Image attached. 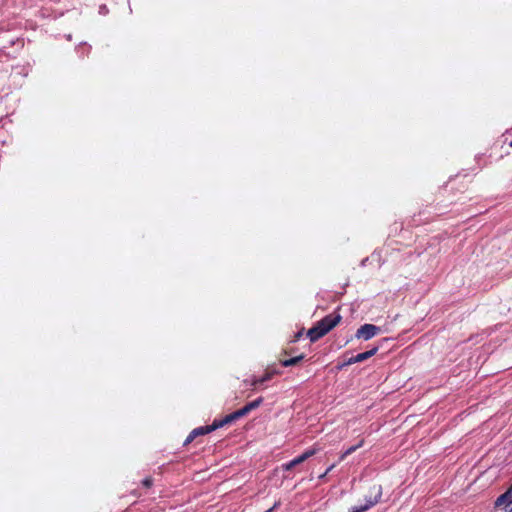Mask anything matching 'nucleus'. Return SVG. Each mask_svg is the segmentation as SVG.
I'll list each match as a JSON object with an SVG mask.
<instances>
[{"label":"nucleus","instance_id":"f257e3e1","mask_svg":"<svg viewBox=\"0 0 512 512\" xmlns=\"http://www.w3.org/2000/svg\"><path fill=\"white\" fill-rule=\"evenodd\" d=\"M340 321L341 316L339 314L327 315L308 330L307 336L311 342H315L332 330Z\"/></svg>","mask_w":512,"mask_h":512},{"label":"nucleus","instance_id":"f03ea898","mask_svg":"<svg viewBox=\"0 0 512 512\" xmlns=\"http://www.w3.org/2000/svg\"><path fill=\"white\" fill-rule=\"evenodd\" d=\"M381 332V328L373 324L360 326L355 334L357 339L369 340Z\"/></svg>","mask_w":512,"mask_h":512},{"label":"nucleus","instance_id":"7ed1b4c3","mask_svg":"<svg viewBox=\"0 0 512 512\" xmlns=\"http://www.w3.org/2000/svg\"><path fill=\"white\" fill-rule=\"evenodd\" d=\"M317 451H318V449H316V448H310V449L306 450L305 452H303L301 455H299L296 458H294L288 464L283 465V468L285 470H289L290 468H292V467H294V466L304 462L305 460H307L311 456L315 455Z\"/></svg>","mask_w":512,"mask_h":512},{"label":"nucleus","instance_id":"20e7f679","mask_svg":"<svg viewBox=\"0 0 512 512\" xmlns=\"http://www.w3.org/2000/svg\"><path fill=\"white\" fill-rule=\"evenodd\" d=\"M377 351H378V347L375 346V347H373L372 349H370L368 351L359 353L356 356H353V357L349 358L347 360V362H346V365H351V364H354V363L363 362V361L369 359L370 357H372L373 355H375L377 353Z\"/></svg>","mask_w":512,"mask_h":512},{"label":"nucleus","instance_id":"39448f33","mask_svg":"<svg viewBox=\"0 0 512 512\" xmlns=\"http://www.w3.org/2000/svg\"><path fill=\"white\" fill-rule=\"evenodd\" d=\"M509 502H512V485L508 488L506 492L501 494L495 501L496 507H502L506 512V506Z\"/></svg>","mask_w":512,"mask_h":512},{"label":"nucleus","instance_id":"423d86ee","mask_svg":"<svg viewBox=\"0 0 512 512\" xmlns=\"http://www.w3.org/2000/svg\"><path fill=\"white\" fill-rule=\"evenodd\" d=\"M231 422H233V419L230 418V414L226 415L223 419L214 420V422L211 425L206 426V431L212 432V431H214V430H216L218 428H221L224 425L229 424Z\"/></svg>","mask_w":512,"mask_h":512},{"label":"nucleus","instance_id":"0eeeda50","mask_svg":"<svg viewBox=\"0 0 512 512\" xmlns=\"http://www.w3.org/2000/svg\"><path fill=\"white\" fill-rule=\"evenodd\" d=\"M249 412H251V410L249 409V407H248V406H247V404H246V405H245L244 407H242L241 409H239V410H237V411H235V412L231 413V414H230V418H232V419H233V421H235V420H237V419H239V418H241V417H243V416L247 415Z\"/></svg>","mask_w":512,"mask_h":512},{"label":"nucleus","instance_id":"6e6552de","mask_svg":"<svg viewBox=\"0 0 512 512\" xmlns=\"http://www.w3.org/2000/svg\"><path fill=\"white\" fill-rule=\"evenodd\" d=\"M363 445V440H361L358 444L354 445V446H351L349 447L341 456H340V460H343L345 459L348 455L354 453L357 449H359L360 447H362Z\"/></svg>","mask_w":512,"mask_h":512},{"label":"nucleus","instance_id":"1a4fd4ad","mask_svg":"<svg viewBox=\"0 0 512 512\" xmlns=\"http://www.w3.org/2000/svg\"><path fill=\"white\" fill-rule=\"evenodd\" d=\"M303 358H304L303 355H299L297 357H293V358L284 360L282 362V365L285 367L293 366V365H296L297 363H299Z\"/></svg>","mask_w":512,"mask_h":512},{"label":"nucleus","instance_id":"9d476101","mask_svg":"<svg viewBox=\"0 0 512 512\" xmlns=\"http://www.w3.org/2000/svg\"><path fill=\"white\" fill-rule=\"evenodd\" d=\"M270 378H271V374L270 373H266L263 377L254 379L253 382H252V385L253 386H258V385H260V384L270 380Z\"/></svg>","mask_w":512,"mask_h":512},{"label":"nucleus","instance_id":"9b49d317","mask_svg":"<svg viewBox=\"0 0 512 512\" xmlns=\"http://www.w3.org/2000/svg\"><path fill=\"white\" fill-rule=\"evenodd\" d=\"M262 401H263V398L260 397V398H258L256 400L252 401V402H249L247 404V406L252 411V410L258 408L261 405Z\"/></svg>","mask_w":512,"mask_h":512},{"label":"nucleus","instance_id":"f8f14e48","mask_svg":"<svg viewBox=\"0 0 512 512\" xmlns=\"http://www.w3.org/2000/svg\"><path fill=\"white\" fill-rule=\"evenodd\" d=\"M207 433H210V431H206V427H199L193 430V434H195L196 436L204 435Z\"/></svg>","mask_w":512,"mask_h":512},{"label":"nucleus","instance_id":"ddd939ff","mask_svg":"<svg viewBox=\"0 0 512 512\" xmlns=\"http://www.w3.org/2000/svg\"><path fill=\"white\" fill-rule=\"evenodd\" d=\"M196 437L195 434H193V431L189 434V436L187 437L185 443H189L191 442L194 438Z\"/></svg>","mask_w":512,"mask_h":512},{"label":"nucleus","instance_id":"4468645a","mask_svg":"<svg viewBox=\"0 0 512 512\" xmlns=\"http://www.w3.org/2000/svg\"><path fill=\"white\" fill-rule=\"evenodd\" d=\"M142 483H143V485H144V487H145L146 489H149V488L152 486V483H153V482L145 481V482H142Z\"/></svg>","mask_w":512,"mask_h":512},{"label":"nucleus","instance_id":"2eb2a0df","mask_svg":"<svg viewBox=\"0 0 512 512\" xmlns=\"http://www.w3.org/2000/svg\"><path fill=\"white\" fill-rule=\"evenodd\" d=\"M506 512H512V501L506 506Z\"/></svg>","mask_w":512,"mask_h":512},{"label":"nucleus","instance_id":"dca6fc26","mask_svg":"<svg viewBox=\"0 0 512 512\" xmlns=\"http://www.w3.org/2000/svg\"><path fill=\"white\" fill-rule=\"evenodd\" d=\"M280 505V502H276L272 508H270L269 510L265 511V512H272L276 507H278Z\"/></svg>","mask_w":512,"mask_h":512},{"label":"nucleus","instance_id":"f3484780","mask_svg":"<svg viewBox=\"0 0 512 512\" xmlns=\"http://www.w3.org/2000/svg\"><path fill=\"white\" fill-rule=\"evenodd\" d=\"M332 467H333V466H331L330 468H328V469H327V471H326L324 474L320 475V478L325 477V475L327 474V472H328L330 469H332Z\"/></svg>","mask_w":512,"mask_h":512},{"label":"nucleus","instance_id":"a211bd4d","mask_svg":"<svg viewBox=\"0 0 512 512\" xmlns=\"http://www.w3.org/2000/svg\"><path fill=\"white\" fill-rule=\"evenodd\" d=\"M510 146L512 147V140H511Z\"/></svg>","mask_w":512,"mask_h":512}]
</instances>
